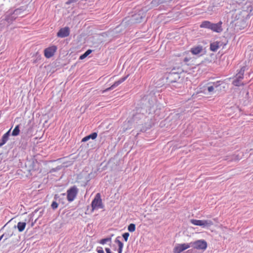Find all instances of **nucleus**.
<instances>
[{
  "mask_svg": "<svg viewBox=\"0 0 253 253\" xmlns=\"http://www.w3.org/2000/svg\"><path fill=\"white\" fill-rule=\"evenodd\" d=\"M92 211L103 208V204L100 193H97L91 202Z\"/></svg>",
  "mask_w": 253,
  "mask_h": 253,
  "instance_id": "nucleus-1",
  "label": "nucleus"
},
{
  "mask_svg": "<svg viewBox=\"0 0 253 253\" xmlns=\"http://www.w3.org/2000/svg\"><path fill=\"white\" fill-rule=\"evenodd\" d=\"M190 222L197 226H199L202 228H208L213 225V222L211 220H198L192 219L190 220Z\"/></svg>",
  "mask_w": 253,
  "mask_h": 253,
  "instance_id": "nucleus-2",
  "label": "nucleus"
},
{
  "mask_svg": "<svg viewBox=\"0 0 253 253\" xmlns=\"http://www.w3.org/2000/svg\"><path fill=\"white\" fill-rule=\"evenodd\" d=\"M191 247L198 250L205 251L207 248V243L204 240H198L195 242H190Z\"/></svg>",
  "mask_w": 253,
  "mask_h": 253,
  "instance_id": "nucleus-3",
  "label": "nucleus"
},
{
  "mask_svg": "<svg viewBox=\"0 0 253 253\" xmlns=\"http://www.w3.org/2000/svg\"><path fill=\"white\" fill-rule=\"evenodd\" d=\"M78 193V189L76 186L70 187L67 191V199L71 202L73 201L76 198Z\"/></svg>",
  "mask_w": 253,
  "mask_h": 253,
  "instance_id": "nucleus-4",
  "label": "nucleus"
},
{
  "mask_svg": "<svg viewBox=\"0 0 253 253\" xmlns=\"http://www.w3.org/2000/svg\"><path fill=\"white\" fill-rule=\"evenodd\" d=\"M246 70V67L245 66L242 67L239 72L237 74L236 76V79L233 82V84L235 86H240L243 85V84L241 83V81L243 79L244 72Z\"/></svg>",
  "mask_w": 253,
  "mask_h": 253,
  "instance_id": "nucleus-5",
  "label": "nucleus"
},
{
  "mask_svg": "<svg viewBox=\"0 0 253 253\" xmlns=\"http://www.w3.org/2000/svg\"><path fill=\"white\" fill-rule=\"evenodd\" d=\"M191 247L189 243H183L177 244L173 249V253H181L184 251Z\"/></svg>",
  "mask_w": 253,
  "mask_h": 253,
  "instance_id": "nucleus-6",
  "label": "nucleus"
},
{
  "mask_svg": "<svg viewBox=\"0 0 253 253\" xmlns=\"http://www.w3.org/2000/svg\"><path fill=\"white\" fill-rule=\"evenodd\" d=\"M57 46L55 45H51L44 50V56L47 58L52 57L57 50Z\"/></svg>",
  "mask_w": 253,
  "mask_h": 253,
  "instance_id": "nucleus-7",
  "label": "nucleus"
},
{
  "mask_svg": "<svg viewBox=\"0 0 253 253\" xmlns=\"http://www.w3.org/2000/svg\"><path fill=\"white\" fill-rule=\"evenodd\" d=\"M180 79L179 74L177 73H170L167 77V80L169 83H175Z\"/></svg>",
  "mask_w": 253,
  "mask_h": 253,
  "instance_id": "nucleus-8",
  "label": "nucleus"
},
{
  "mask_svg": "<svg viewBox=\"0 0 253 253\" xmlns=\"http://www.w3.org/2000/svg\"><path fill=\"white\" fill-rule=\"evenodd\" d=\"M222 24V22L221 21H219L217 23H212L210 30L216 33H221L223 30Z\"/></svg>",
  "mask_w": 253,
  "mask_h": 253,
  "instance_id": "nucleus-9",
  "label": "nucleus"
},
{
  "mask_svg": "<svg viewBox=\"0 0 253 253\" xmlns=\"http://www.w3.org/2000/svg\"><path fill=\"white\" fill-rule=\"evenodd\" d=\"M70 30L68 27H65L59 30L57 34V36L60 38L67 37L69 35Z\"/></svg>",
  "mask_w": 253,
  "mask_h": 253,
  "instance_id": "nucleus-10",
  "label": "nucleus"
},
{
  "mask_svg": "<svg viewBox=\"0 0 253 253\" xmlns=\"http://www.w3.org/2000/svg\"><path fill=\"white\" fill-rule=\"evenodd\" d=\"M128 75H127L125 77H123L121 79H120L119 80L115 82L110 87L106 88L105 90H104L103 92H105V91H108V90H110L111 89H113L114 88H115V87L118 86L119 84H120L121 83H122L123 82H124L126 80V79L128 78Z\"/></svg>",
  "mask_w": 253,
  "mask_h": 253,
  "instance_id": "nucleus-11",
  "label": "nucleus"
},
{
  "mask_svg": "<svg viewBox=\"0 0 253 253\" xmlns=\"http://www.w3.org/2000/svg\"><path fill=\"white\" fill-rule=\"evenodd\" d=\"M221 44L220 42L216 41L213 42L211 43L210 49L211 51L215 52L217 50V49L220 46Z\"/></svg>",
  "mask_w": 253,
  "mask_h": 253,
  "instance_id": "nucleus-12",
  "label": "nucleus"
},
{
  "mask_svg": "<svg viewBox=\"0 0 253 253\" xmlns=\"http://www.w3.org/2000/svg\"><path fill=\"white\" fill-rule=\"evenodd\" d=\"M203 50V47L201 45H198L192 47L191 49V52L193 54L197 55L200 53Z\"/></svg>",
  "mask_w": 253,
  "mask_h": 253,
  "instance_id": "nucleus-13",
  "label": "nucleus"
},
{
  "mask_svg": "<svg viewBox=\"0 0 253 253\" xmlns=\"http://www.w3.org/2000/svg\"><path fill=\"white\" fill-rule=\"evenodd\" d=\"M10 129H9L7 132H6L5 134H3V135L2 137L1 141L0 142V146H2L4 145L6 141L8 139V136H9V133Z\"/></svg>",
  "mask_w": 253,
  "mask_h": 253,
  "instance_id": "nucleus-14",
  "label": "nucleus"
},
{
  "mask_svg": "<svg viewBox=\"0 0 253 253\" xmlns=\"http://www.w3.org/2000/svg\"><path fill=\"white\" fill-rule=\"evenodd\" d=\"M115 243L118 244L119 248L117 250L118 253H122L123 249L124 247L123 243L119 239V237H117L115 241Z\"/></svg>",
  "mask_w": 253,
  "mask_h": 253,
  "instance_id": "nucleus-15",
  "label": "nucleus"
},
{
  "mask_svg": "<svg viewBox=\"0 0 253 253\" xmlns=\"http://www.w3.org/2000/svg\"><path fill=\"white\" fill-rule=\"evenodd\" d=\"M212 23L209 21H204L200 25L201 28H207L210 29Z\"/></svg>",
  "mask_w": 253,
  "mask_h": 253,
  "instance_id": "nucleus-16",
  "label": "nucleus"
},
{
  "mask_svg": "<svg viewBox=\"0 0 253 253\" xmlns=\"http://www.w3.org/2000/svg\"><path fill=\"white\" fill-rule=\"evenodd\" d=\"M26 226V222H19L17 223V225L18 231L19 232H23L24 230V229H25Z\"/></svg>",
  "mask_w": 253,
  "mask_h": 253,
  "instance_id": "nucleus-17",
  "label": "nucleus"
},
{
  "mask_svg": "<svg viewBox=\"0 0 253 253\" xmlns=\"http://www.w3.org/2000/svg\"><path fill=\"white\" fill-rule=\"evenodd\" d=\"M113 235H112L111 237H107L104 239L100 240L98 242L101 245H104L107 243H111L112 242V237Z\"/></svg>",
  "mask_w": 253,
  "mask_h": 253,
  "instance_id": "nucleus-18",
  "label": "nucleus"
},
{
  "mask_svg": "<svg viewBox=\"0 0 253 253\" xmlns=\"http://www.w3.org/2000/svg\"><path fill=\"white\" fill-rule=\"evenodd\" d=\"M92 52V50L91 49H88L87 51H86L83 54L81 55L80 56L79 59L80 60H83L85 58H86L89 54H90Z\"/></svg>",
  "mask_w": 253,
  "mask_h": 253,
  "instance_id": "nucleus-19",
  "label": "nucleus"
},
{
  "mask_svg": "<svg viewBox=\"0 0 253 253\" xmlns=\"http://www.w3.org/2000/svg\"><path fill=\"white\" fill-rule=\"evenodd\" d=\"M20 132L19 125H17L12 131V135L13 136H17Z\"/></svg>",
  "mask_w": 253,
  "mask_h": 253,
  "instance_id": "nucleus-20",
  "label": "nucleus"
},
{
  "mask_svg": "<svg viewBox=\"0 0 253 253\" xmlns=\"http://www.w3.org/2000/svg\"><path fill=\"white\" fill-rule=\"evenodd\" d=\"M135 225L133 223L130 224L128 226V230L129 232H133L135 230Z\"/></svg>",
  "mask_w": 253,
  "mask_h": 253,
  "instance_id": "nucleus-21",
  "label": "nucleus"
},
{
  "mask_svg": "<svg viewBox=\"0 0 253 253\" xmlns=\"http://www.w3.org/2000/svg\"><path fill=\"white\" fill-rule=\"evenodd\" d=\"M129 236V234L127 232L123 234V237L126 242L127 241Z\"/></svg>",
  "mask_w": 253,
  "mask_h": 253,
  "instance_id": "nucleus-22",
  "label": "nucleus"
},
{
  "mask_svg": "<svg viewBox=\"0 0 253 253\" xmlns=\"http://www.w3.org/2000/svg\"><path fill=\"white\" fill-rule=\"evenodd\" d=\"M51 206L53 210H55L58 208V204L56 202L53 201L52 203Z\"/></svg>",
  "mask_w": 253,
  "mask_h": 253,
  "instance_id": "nucleus-23",
  "label": "nucleus"
},
{
  "mask_svg": "<svg viewBox=\"0 0 253 253\" xmlns=\"http://www.w3.org/2000/svg\"><path fill=\"white\" fill-rule=\"evenodd\" d=\"M213 90H214V86L213 85H211V86H208V90L209 92L213 91Z\"/></svg>",
  "mask_w": 253,
  "mask_h": 253,
  "instance_id": "nucleus-24",
  "label": "nucleus"
},
{
  "mask_svg": "<svg viewBox=\"0 0 253 253\" xmlns=\"http://www.w3.org/2000/svg\"><path fill=\"white\" fill-rule=\"evenodd\" d=\"M92 139H95L97 136V133L96 132H93L90 134Z\"/></svg>",
  "mask_w": 253,
  "mask_h": 253,
  "instance_id": "nucleus-25",
  "label": "nucleus"
},
{
  "mask_svg": "<svg viewBox=\"0 0 253 253\" xmlns=\"http://www.w3.org/2000/svg\"><path fill=\"white\" fill-rule=\"evenodd\" d=\"M77 0H68V1H67L66 3L67 4H69L72 2H74L75 1H76Z\"/></svg>",
  "mask_w": 253,
  "mask_h": 253,
  "instance_id": "nucleus-26",
  "label": "nucleus"
},
{
  "mask_svg": "<svg viewBox=\"0 0 253 253\" xmlns=\"http://www.w3.org/2000/svg\"><path fill=\"white\" fill-rule=\"evenodd\" d=\"M190 59H191V58H190V57H185L184 59V61L185 63H187L188 61H189L190 60Z\"/></svg>",
  "mask_w": 253,
  "mask_h": 253,
  "instance_id": "nucleus-27",
  "label": "nucleus"
},
{
  "mask_svg": "<svg viewBox=\"0 0 253 253\" xmlns=\"http://www.w3.org/2000/svg\"><path fill=\"white\" fill-rule=\"evenodd\" d=\"M89 140V139L87 138V136L84 137L82 140V142H86L87 141H88Z\"/></svg>",
  "mask_w": 253,
  "mask_h": 253,
  "instance_id": "nucleus-28",
  "label": "nucleus"
},
{
  "mask_svg": "<svg viewBox=\"0 0 253 253\" xmlns=\"http://www.w3.org/2000/svg\"><path fill=\"white\" fill-rule=\"evenodd\" d=\"M105 251L107 253H112V252L109 248H106Z\"/></svg>",
  "mask_w": 253,
  "mask_h": 253,
  "instance_id": "nucleus-29",
  "label": "nucleus"
},
{
  "mask_svg": "<svg viewBox=\"0 0 253 253\" xmlns=\"http://www.w3.org/2000/svg\"><path fill=\"white\" fill-rule=\"evenodd\" d=\"M97 252L98 253H104V251L102 250H98Z\"/></svg>",
  "mask_w": 253,
  "mask_h": 253,
  "instance_id": "nucleus-30",
  "label": "nucleus"
},
{
  "mask_svg": "<svg viewBox=\"0 0 253 253\" xmlns=\"http://www.w3.org/2000/svg\"><path fill=\"white\" fill-rule=\"evenodd\" d=\"M193 252L192 250H189L186 252V253H192Z\"/></svg>",
  "mask_w": 253,
  "mask_h": 253,
  "instance_id": "nucleus-31",
  "label": "nucleus"
},
{
  "mask_svg": "<svg viewBox=\"0 0 253 253\" xmlns=\"http://www.w3.org/2000/svg\"><path fill=\"white\" fill-rule=\"evenodd\" d=\"M87 138L90 139H92V137H91V136L90 134L88 135L87 136Z\"/></svg>",
  "mask_w": 253,
  "mask_h": 253,
  "instance_id": "nucleus-32",
  "label": "nucleus"
},
{
  "mask_svg": "<svg viewBox=\"0 0 253 253\" xmlns=\"http://www.w3.org/2000/svg\"><path fill=\"white\" fill-rule=\"evenodd\" d=\"M2 237H3V235H1V236H0V241L1 240V239L2 238Z\"/></svg>",
  "mask_w": 253,
  "mask_h": 253,
  "instance_id": "nucleus-33",
  "label": "nucleus"
},
{
  "mask_svg": "<svg viewBox=\"0 0 253 253\" xmlns=\"http://www.w3.org/2000/svg\"><path fill=\"white\" fill-rule=\"evenodd\" d=\"M215 87H217L218 85H214Z\"/></svg>",
  "mask_w": 253,
  "mask_h": 253,
  "instance_id": "nucleus-34",
  "label": "nucleus"
}]
</instances>
